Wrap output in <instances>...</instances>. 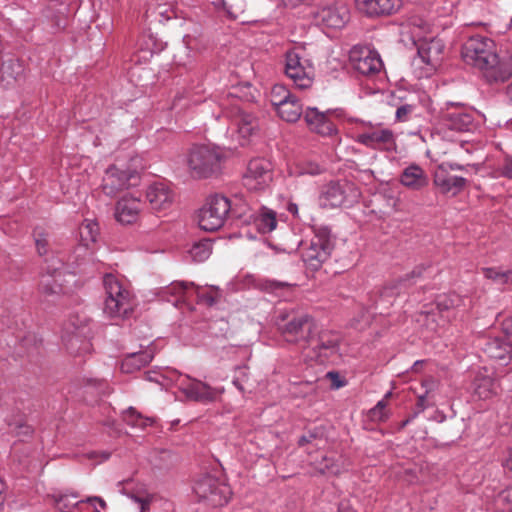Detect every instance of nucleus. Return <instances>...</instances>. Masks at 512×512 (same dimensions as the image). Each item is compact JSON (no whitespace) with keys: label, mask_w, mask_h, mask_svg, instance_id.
<instances>
[{"label":"nucleus","mask_w":512,"mask_h":512,"mask_svg":"<svg viewBox=\"0 0 512 512\" xmlns=\"http://www.w3.org/2000/svg\"><path fill=\"white\" fill-rule=\"evenodd\" d=\"M287 211L291 213L294 217L300 218L299 207L296 203L289 202L287 205Z\"/></svg>","instance_id":"58"},{"label":"nucleus","mask_w":512,"mask_h":512,"mask_svg":"<svg viewBox=\"0 0 512 512\" xmlns=\"http://www.w3.org/2000/svg\"><path fill=\"white\" fill-rule=\"evenodd\" d=\"M145 198L154 214L164 216L174 202V192L167 183L154 182L147 187Z\"/></svg>","instance_id":"21"},{"label":"nucleus","mask_w":512,"mask_h":512,"mask_svg":"<svg viewBox=\"0 0 512 512\" xmlns=\"http://www.w3.org/2000/svg\"><path fill=\"white\" fill-rule=\"evenodd\" d=\"M285 74L295 87L307 89L313 84L314 67L310 60L303 58L299 51L293 49L285 54Z\"/></svg>","instance_id":"12"},{"label":"nucleus","mask_w":512,"mask_h":512,"mask_svg":"<svg viewBox=\"0 0 512 512\" xmlns=\"http://www.w3.org/2000/svg\"><path fill=\"white\" fill-rule=\"evenodd\" d=\"M214 7L230 18L237 19L244 13V0H213Z\"/></svg>","instance_id":"36"},{"label":"nucleus","mask_w":512,"mask_h":512,"mask_svg":"<svg viewBox=\"0 0 512 512\" xmlns=\"http://www.w3.org/2000/svg\"><path fill=\"white\" fill-rule=\"evenodd\" d=\"M433 183L441 193L455 196L464 189L467 180L461 176L450 175L447 165H437L433 173Z\"/></svg>","instance_id":"23"},{"label":"nucleus","mask_w":512,"mask_h":512,"mask_svg":"<svg viewBox=\"0 0 512 512\" xmlns=\"http://www.w3.org/2000/svg\"><path fill=\"white\" fill-rule=\"evenodd\" d=\"M124 421L135 428L144 429L147 426L153 424L154 420L149 417H143L140 413H138L133 407H129L123 413Z\"/></svg>","instance_id":"38"},{"label":"nucleus","mask_w":512,"mask_h":512,"mask_svg":"<svg viewBox=\"0 0 512 512\" xmlns=\"http://www.w3.org/2000/svg\"><path fill=\"white\" fill-rule=\"evenodd\" d=\"M131 164L124 167L123 163L111 165L105 171L102 179V190L108 196H115L118 192L136 185L138 180L139 165L138 157L131 158Z\"/></svg>","instance_id":"6"},{"label":"nucleus","mask_w":512,"mask_h":512,"mask_svg":"<svg viewBox=\"0 0 512 512\" xmlns=\"http://www.w3.org/2000/svg\"><path fill=\"white\" fill-rule=\"evenodd\" d=\"M316 25L340 29L349 20V11L345 5H332L311 12Z\"/></svg>","instance_id":"22"},{"label":"nucleus","mask_w":512,"mask_h":512,"mask_svg":"<svg viewBox=\"0 0 512 512\" xmlns=\"http://www.w3.org/2000/svg\"><path fill=\"white\" fill-rule=\"evenodd\" d=\"M193 294H196L199 298L200 302L206 303L209 306H212L217 303L218 299L221 297V293L218 287H210L208 292H203L199 286L195 284Z\"/></svg>","instance_id":"43"},{"label":"nucleus","mask_w":512,"mask_h":512,"mask_svg":"<svg viewBox=\"0 0 512 512\" xmlns=\"http://www.w3.org/2000/svg\"><path fill=\"white\" fill-rule=\"evenodd\" d=\"M422 386L425 389V392L418 396V407L421 411L426 408L425 401L428 395L436 389L437 382L434 379H427L423 382Z\"/></svg>","instance_id":"48"},{"label":"nucleus","mask_w":512,"mask_h":512,"mask_svg":"<svg viewBox=\"0 0 512 512\" xmlns=\"http://www.w3.org/2000/svg\"><path fill=\"white\" fill-rule=\"evenodd\" d=\"M357 9L368 16L389 15L400 9L401 0H355Z\"/></svg>","instance_id":"26"},{"label":"nucleus","mask_w":512,"mask_h":512,"mask_svg":"<svg viewBox=\"0 0 512 512\" xmlns=\"http://www.w3.org/2000/svg\"><path fill=\"white\" fill-rule=\"evenodd\" d=\"M103 283L106 292V298H134L125 283L115 275L106 274L103 279Z\"/></svg>","instance_id":"31"},{"label":"nucleus","mask_w":512,"mask_h":512,"mask_svg":"<svg viewBox=\"0 0 512 512\" xmlns=\"http://www.w3.org/2000/svg\"><path fill=\"white\" fill-rule=\"evenodd\" d=\"M83 501L92 508L93 512H102L107 509L105 500L99 496H90Z\"/></svg>","instance_id":"49"},{"label":"nucleus","mask_w":512,"mask_h":512,"mask_svg":"<svg viewBox=\"0 0 512 512\" xmlns=\"http://www.w3.org/2000/svg\"><path fill=\"white\" fill-rule=\"evenodd\" d=\"M226 151L215 145H194L187 154V166L192 176L207 178L221 169Z\"/></svg>","instance_id":"5"},{"label":"nucleus","mask_w":512,"mask_h":512,"mask_svg":"<svg viewBox=\"0 0 512 512\" xmlns=\"http://www.w3.org/2000/svg\"><path fill=\"white\" fill-rule=\"evenodd\" d=\"M74 493H58L53 495L54 503L59 512H80L84 501L78 500Z\"/></svg>","instance_id":"35"},{"label":"nucleus","mask_w":512,"mask_h":512,"mask_svg":"<svg viewBox=\"0 0 512 512\" xmlns=\"http://www.w3.org/2000/svg\"><path fill=\"white\" fill-rule=\"evenodd\" d=\"M231 210L228 198L222 195H214L207 199L198 212V224L202 230L216 231L221 228Z\"/></svg>","instance_id":"11"},{"label":"nucleus","mask_w":512,"mask_h":512,"mask_svg":"<svg viewBox=\"0 0 512 512\" xmlns=\"http://www.w3.org/2000/svg\"><path fill=\"white\" fill-rule=\"evenodd\" d=\"M134 306V298H105L103 312L111 319H123L132 313Z\"/></svg>","instance_id":"29"},{"label":"nucleus","mask_w":512,"mask_h":512,"mask_svg":"<svg viewBox=\"0 0 512 512\" xmlns=\"http://www.w3.org/2000/svg\"><path fill=\"white\" fill-rule=\"evenodd\" d=\"M85 324L86 319L79 320L78 316L70 318L64 326L62 340L67 342V344L71 343V346L73 345V342H79L81 329L85 326Z\"/></svg>","instance_id":"37"},{"label":"nucleus","mask_w":512,"mask_h":512,"mask_svg":"<svg viewBox=\"0 0 512 512\" xmlns=\"http://www.w3.org/2000/svg\"><path fill=\"white\" fill-rule=\"evenodd\" d=\"M224 116L230 122L226 133L234 146H244L256 135L257 119L240 107L233 106L230 110L225 111Z\"/></svg>","instance_id":"7"},{"label":"nucleus","mask_w":512,"mask_h":512,"mask_svg":"<svg viewBox=\"0 0 512 512\" xmlns=\"http://www.w3.org/2000/svg\"><path fill=\"white\" fill-rule=\"evenodd\" d=\"M484 276L487 279H491L494 282L500 284V281L505 279V275H503V271L496 268H483L482 269Z\"/></svg>","instance_id":"52"},{"label":"nucleus","mask_w":512,"mask_h":512,"mask_svg":"<svg viewBox=\"0 0 512 512\" xmlns=\"http://www.w3.org/2000/svg\"><path fill=\"white\" fill-rule=\"evenodd\" d=\"M276 324L288 342L304 343L302 357L306 362L324 364L338 352L339 335L332 331L314 335L315 324L307 314L280 311Z\"/></svg>","instance_id":"1"},{"label":"nucleus","mask_w":512,"mask_h":512,"mask_svg":"<svg viewBox=\"0 0 512 512\" xmlns=\"http://www.w3.org/2000/svg\"><path fill=\"white\" fill-rule=\"evenodd\" d=\"M414 106L405 104L397 108L395 118L397 121L405 122L409 119V115L413 112Z\"/></svg>","instance_id":"51"},{"label":"nucleus","mask_w":512,"mask_h":512,"mask_svg":"<svg viewBox=\"0 0 512 512\" xmlns=\"http://www.w3.org/2000/svg\"><path fill=\"white\" fill-rule=\"evenodd\" d=\"M321 172V168L319 165L314 163H308L307 165L303 167H296L294 171H291V174L293 175H304V174H310V175H316Z\"/></svg>","instance_id":"50"},{"label":"nucleus","mask_w":512,"mask_h":512,"mask_svg":"<svg viewBox=\"0 0 512 512\" xmlns=\"http://www.w3.org/2000/svg\"><path fill=\"white\" fill-rule=\"evenodd\" d=\"M212 252V244L209 241H200L195 243L189 250L193 261L203 262L207 260Z\"/></svg>","instance_id":"42"},{"label":"nucleus","mask_w":512,"mask_h":512,"mask_svg":"<svg viewBox=\"0 0 512 512\" xmlns=\"http://www.w3.org/2000/svg\"><path fill=\"white\" fill-rule=\"evenodd\" d=\"M501 498L503 500H510L512 498V490L507 489V490L503 491L501 494Z\"/></svg>","instance_id":"63"},{"label":"nucleus","mask_w":512,"mask_h":512,"mask_svg":"<svg viewBox=\"0 0 512 512\" xmlns=\"http://www.w3.org/2000/svg\"><path fill=\"white\" fill-rule=\"evenodd\" d=\"M268 2L271 5L268 10L273 12L274 16H277L278 12L281 13L282 8H295L301 0H268Z\"/></svg>","instance_id":"46"},{"label":"nucleus","mask_w":512,"mask_h":512,"mask_svg":"<svg viewBox=\"0 0 512 512\" xmlns=\"http://www.w3.org/2000/svg\"><path fill=\"white\" fill-rule=\"evenodd\" d=\"M460 149L464 150L467 154H470L474 150V145L469 142H465L460 145Z\"/></svg>","instance_id":"61"},{"label":"nucleus","mask_w":512,"mask_h":512,"mask_svg":"<svg viewBox=\"0 0 512 512\" xmlns=\"http://www.w3.org/2000/svg\"><path fill=\"white\" fill-rule=\"evenodd\" d=\"M142 211L140 198L131 195L123 196L116 204L115 217L122 224L134 223Z\"/></svg>","instance_id":"24"},{"label":"nucleus","mask_w":512,"mask_h":512,"mask_svg":"<svg viewBox=\"0 0 512 512\" xmlns=\"http://www.w3.org/2000/svg\"><path fill=\"white\" fill-rule=\"evenodd\" d=\"M506 335L500 337H488L484 339L482 350L490 359L499 361L500 365L509 363L512 357V345L509 338L512 337V319L504 322Z\"/></svg>","instance_id":"17"},{"label":"nucleus","mask_w":512,"mask_h":512,"mask_svg":"<svg viewBox=\"0 0 512 512\" xmlns=\"http://www.w3.org/2000/svg\"><path fill=\"white\" fill-rule=\"evenodd\" d=\"M351 67L359 74L373 76L383 68L379 54L364 46H354L349 53Z\"/></svg>","instance_id":"18"},{"label":"nucleus","mask_w":512,"mask_h":512,"mask_svg":"<svg viewBox=\"0 0 512 512\" xmlns=\"http://www.w3.org/2000/svg\"><path fill=\"white\" fill-rule=\"evenodd\" d=\"M503 275H505V279L500 281L502 285L512 284V271H503Z\"/></svg>","instance_id":"59"},{"label":"nucleus","mask_w":512,"mask_h":512,"mask_svg":"<svg viewBox=\"0 0 512 512\" xmlns=\"http://www.w3.org/2000/svg\"><path fill=\"white\" fill-rule=\"evenodd\" d=\"M480 117L481 115L475 111L450 103L447 109L442 112L441 119L450 130L471 132L478 127Z\"/></svg>","instance_id":"15"},{"label":"nucleus","mask_w":512,"mask_h":512,"mask_svg":"<svg viewBox=\"0 0 512 512\" xmlns=\"http://www.w3.org/2000/svg\"><path fill=\"white\" fill-rule=\"evenodd\" d=\"M465 63L479 69L488 82H504L512 76V55H500L496 43L485 36H472L463 46Z\"/></svg>","instance_id":"2"},{"label":"nucleus","mask_w":512,"mask_h":512,"mask_svg":"<svg viewBox=\"0 0 512 512\" xmlns=\"http://www.w3.org/2000/svg\"><path fill=\"white\" fill-rule=\"evenodd\" d=\"M301 257L305 265L318 270L329 258L332 250V242L327 228H319L309 241L299 242Z\"/></svg>","instance_id":"9"},{"label":"nucleus","mask_w":512,"mask_h":512,"mask_svg":"<svg viewBox=\"0 0 512 512\" xmlns=\"http://www.w3.org/2000/svg\"><path fill=\"white\" fill-rule=\"evenodd\" d=\"M355 141L368 148L383 151L396 150V137L391 129L378 125H371L355 136Z\"/></svg>","instance_id":"16"},{"label":"nucleus","mask_w":512,"mask_h":512,"mask_svg":"<svg viewBox=\"0 0 512 512\" xmlns=\"http://www.w3.org/2000/svg\"><path fill=\"white\" fill-rule=\"evenodd\" d=\"M193 493L199 502H204L211 507L226 504L232 494L225 482L209 474L199 477L194 482Z\"/></svg>","instance_id":"10"},{"label":"nucleus","mask_w":512,"mask_h":512,"mask_svg":"<svg viewBox=\"0 0 512 512\" xmlns=\"http://www.w3.org/2000/svg\"><path fill=\"white\" fill-rule=\"evenodd\" d=\"M473 397L478 400H489L499 393V384L493 367H479L474 372L471 384Z\"/></svg>","instance_id":"20"},{"label":"nucleus","mask_w":512,"mask_h":512,"mask_svg":"<svg viewBox=\"0 0 512 512\" xmlns=\"http://www.w3.org/2000/svg\"><path fill=\"white\" fill-rule=\"evenodd\" d=\"M152 11L158 17L159 22L164 23L173 18H178V1L169 0L163 3H158L155 6H149L148 11Z\"/></svg>","instance_id":"34"},{"label":"nucleus","mask_w":512,"mask_h":512,"mask_svg":"<svg viewBox=\"0 0 512 512\" xmlns=\"http://www.w3.org/2000/svg\"><path fill=\"white\" fill-rule=\"evenodd\" d=\"M304 119L309 129L322 136H331L336 133V128L326 114L319 112L317 108H308L304 113Z\"/></svg>","instance_id":"28"},{"label":"nucleus","mask_w":512,"mask_h":512,"mask_svg":"<svg viewBox=\"0 0 512 512\" xmlns=\"http://www.w3.org/2000/svg\"><path fill=\"white\" fill-rule=\"evenodd\" d=\"M238 372H239V376L236 377L234 380H233V384L234 386L242 393L245 392V387H244V379L247 377V372H246V368L243 367V368H239L238 369Z\"/></svg>","instance_id":"53"},{"label":"nucleus","mask_w":512,"mask_h":512,"mask_svg":"<svg viewBox=\"0 0 512 512\" xmlns=\"http://www.w3.org/2000/svg\"><path fill=\"white\" fill-rule=\"evenodd\" d=\"M502 465L505 469L512 471V446L507 449Z\"/></svg>","instance_id":"55"},{"label":"nucleus","mask_w":512,"mask_h":512,"mask_svg":"<svg viewBox=\"0 0 512 512\" xmlns=\"http://www.w3.org/2000/svg\"><path fill=\"white\" fill-rule=\"evenodd\" d=\"M189 27L186 29V32L183 36V43L185 45V49L190 53L192 50L197 49L196 34L199 32V26L193 21H185L184 22Z\"/></svg>","instance_id":"44"},{"label":"nucleus","mask_w":512,"mask_h":512,"mask_svg":"<svg viewBox=\"0 0 512 512\" xmlns=\"http://www.w3.org/2000/svg\"><path fill=\"white\" fill-rule=\"evenodd\" d=\"M403 34H409L411 41L417 46L418 56L413 60L415 73L419 78L431 76L442 61L444 44L434 36L433 26L419 16L411 17L402 28Z\"/></svg>","instance_id":"3"},{"label":"nucleus","mask_w":512,"mask_h":512,"mask_svg":"<svg viewBox=\"0 0 512 512\" xmlns=\"http://www.w3.org/2000/svg\"><path fill=\"white\" fill-rule=\"evenodd\" d=\"M140 249L144 250L146 252H149V253H157V252L161 251L160 249H158L156 247L148 248L144 244H141Z\"/></svg>","instance_id":"62"},{"label":"nucleus","mask_w":512,"mask_h":512,"mask_svg":"<svg viewBox=\"0 0 512 512\" xmlns=\"http://www.w3.org/2000/svg\"><path fill=\"white\" fill-rule=\"evenodd\" d=\"M99 236V226L94 220L85 219L79 227V244L69 257V263L62 268L55 267L50 275L42 277L41 290L45 295H59L65 290L59 283L63 271L68 270L70 266H81L83 262L92 254L97 238Z\"/></svg>","instance_id":"4"},{"label":"nucleus","mask_w":512,"mask_h":512,"mask_svg":"<svg viewBox=\"0 0 512 512\" xmlns=\"http://www.w3.org/2000/svg\"><path fill=\"white\" fill-rule=\"evenodd\" d=\"M128 496L135 504L138 505L140 512H148L149 506L154 499V495L149 493L145 488L132 491Z\"/></svg>","instance_id":"40"},{"label":"nucleus","mask_w":512,"mask_h":512,"mask_svg":"<svg viewBox=\"0 0 512 512\" xmlns=\"http://www.w3.org/2000/svg\"><path fill=\"white\" fill-rule=\"evenodd\" d=\"M166 377L170 381L174 382L178 389L189 400L208 402L213 401L217 396V391L215 389L177 371H168Z\"/></svg>","instance_id":"14"},{"label":"nucleus","mask_w":512,"mask_h":512,"mask_svg":"<svg viewBox=\"0 0 512 512\" xmlns=\"http://www.w3.org/2000/svg\"><path fill=\"white\" fill-rule=\"evenodd\" d=\"M294 94L284 85L276 84L270 91V102L275 110L278 109L284 102L291 99Z\"/></svg>","instance_id":"39"},{"label":"nucleus","mask_w":512,"mask_h":512,"mask_svg":"<svg viewBox=\"0 0 512 512\" xmlns=\"http://www.w3.org/2000/svg\"><path fill=\"white\" fill-rule=\"evenodd\" d=\"M505 32L508 33V40L512 43V18L510 19Z\"/></svg>","instance_id":"64"},{"label":"nucleus","mask_w":512,"mask_h":512,"mask_svg":"<svg viewBox=\"0 0 512 512\" xmlns=\"http://www.w3.org/2000/svg\"><path fill=\"white\" fill-rule=\"evenodd\" d=\"M317 469L321 473H329L337 475L340 473L341 468L340 465L330 457H323L322 462L318 465Z\"/></svg>","instance_id":"47"},{"label":"nucleus","mask_w":512,"mask_h":512,"mask_svg":"<svg viewBox=\"0 0 512 512\" xmlns=\"http://www.w3.org/2000/svg\"><path fill=\"white\" fill-rule=\"evenodd\" d=\"M494 170L496 177L512 178V156L501 155V157L494 164H488Z\"/></svg>","instance_id":"41"},{"label":"nucleus","mask_w":512,"mask_h":512,"mask_svg":"<svg viewBox=\"0 0 512 512\" xmlns=\"http://www.w3.org/2000/svg\"><path fill=\"white\" fill-rule=\"evenodd\" d=\"M276 214L272 210L262 208L253 218V227L260 233L265 234L276 228Z\"/></svg>","instance_id":"33"},{"label":"nucleus","mask_w":512,"mask_h":512,"mask_svg":"<svg viewBox=\"0 0 512 512\" xmlns=\"http://www.w3.org/2000/svg\"><path fill=\"white\" fill-rule=\"evenodd\" d=\"M4 492H5V484L4 482L2 481V479L0 478V511L2 510L3 508V503H4Z\"/></svg>","instance_id":"60"},{"label":"nucleus","mask_w":512,"mask_h":512,"mask_svg":"<svg viewBox=\"0 0 512 512\" xmlns=\"http://www.w3.org/2000/svg\"><path fill=\"white\" fill-rule=\"evenodd\" d=\"M272 166L264 158L252 159L243 176V184L250 191H261L268 187L272 180Z\"/></svg>","instance_id":"19"},{"label":"nucleus","mask_w":512,"mask_h":512,"mask_svg":"<svg viewBox=\"0 0 512 512\" xmlns=\"http://www.w3.org/2000/svg\"><path fill=\"white\" fill-rule=\"evenodd\" d=\"M194 287V282L174 281L161 289L160 298L177 307L193 295Z\"/></svg>","instance_id":"25"},{"label":"nucleus","mask_w":512,"mask_h":512,"mask_svg":"<svg viewBox=\"0 0 512 512\" xmlns=\"http://www.w3.org/2000/svg\"><path fill=\"white\" fill-rule=\"evenodd\" d=\"M460 302L461 298L456 294L441 296L437 300L436 307L422 311L417 321L429 331L436 332L446 322L457 317Z\"/></svg>","instance_id":"8"},{"label":"nucleus","mask_w":512,"mask_h":512,"mask_svg":"<svg viewBox=\"0 0 512 512\" xmlns=\"http://www.w3.org/2000/svg\"><path fill=\"white\" fill-rule=\"evenodd\" d=\"M439 165H447V171L449 170H464L465 166L455 162H442Z\"/></svg>","instance_id":"57"},{"label":"nucleus","mask_w":512,"mask_h":512,"mask_svg":"<svg viewBox=\"0 0 512 512\" xmlns=\"http://www.w3.org/2000/svg\"><path fill=\"white\" fill-rule=\"evenodd\" d=\"M290 285L286 282H279V281H275V280H270V281H267V284H266V289L274 292V291H277V290H280V289H284V288H289Z\"/></svg>","instance_id":"54"},{"label":"nucleus","mask_w":512,"mask_h":512,"mask_svg":"<svg viewBox=\"0 0 512 512\" xmlns=\"http://www.w3.org/2000/svg\"><path fill=\"white\" fill-rule=\"evenodd\" d=\"M35 243H36V247H37V251L40 255H43L46 253V245H47V241L45 239H42V238H39L37 237L35 239Z\"/></svg>","instance_id":"56"},{"label":"nucleus","mask_w":512,"mask_h":512,"mask_svg":"<svg viewBox=\"0 0 512 512\" xmlns=\"http://www.w3.org/2000/svg\"><path fill=\"white\" fill-rule=\"evenodd\" d=\"M277 115L286 122H296L303 114V105L294 95L275 110Z\"/></svg>","instance_id":"32"},{"label":"nucleus","mask_w":512,"mask_h":512,"mask_svg":"<svg viewBox=\"0 0 512 512\" xmlns=\"http://www.w3.org/2000/svg\"><path fill=\"white\" fill-rule=\"evenodd\" d=\"M153 357L154 351L150 347L146 348L144 351L130 353L122 360L120 369L126 374L133 373L149 364Z\"/></svg>","instance_id":"30"},{"label":"nucleus","mask_w":512,"mask_h":512,"mask_svg":"<svg viewBox=\"0 0 512 512\" xmlns=\"http://www.w3.org/2000/svg\"><path fill=\"white\" fill-rule=\"evenodd\" d=\"M360 198V191L349 181L331 182L322 191L320 201L325 207H350Z\"/></svg>","instance_id":"13"},{"label":"nucleus","mask_w":512,"mask_h":512,"mask_svg":"<svg viewBox=\"0 0 512 512\" xmlns=\"http://www.w3.org/2000/svg\"><path fill=\"white\" fill-rule=\"evenodd\" d=\"M387 402L384 399L378 401V403L370 410V418L374 421H385L388 419L389 414L386 410Z\"/></svg>","instance_id":"45"},{"label":"nucleus","mask_w":512,"mask_h":512,"mask_svg":"<svg viewBox=\"0 0 512 512\" xmlns=\"http://www.w3.org/2000/svg\"><path fill=\"white\" fill-rule=\"evenodd\" d=\"M399 182L412 191H421L429 185V176L419 165L412 163L400 174Z\"/></svg>","instance_id":"27"}]
</instances>
